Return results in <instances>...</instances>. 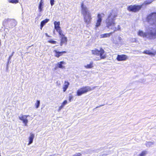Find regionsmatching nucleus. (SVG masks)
Instances as JSON below:
<instances>
[{
  "label": "nucleus",
  "instance_id": "21",
  "mask_svg": "<svg viewBox=\"0 0 156 156\" xmlns=\"http://www.w3.org/2000/svg\"><path fill=\"white\" fill-rule=\"evenodd\" d=\"M19 0H9L8 2L16 4L18 3Z\"/></svg>",
  "mask_w": 156,
  "mask_h": 156
},
{
  "label": "nucleus",
  "instance_id": "9",
  "mask_svg": "<svg viewBox=\"0 0 156 156\" xmlns=\"http://www.w3.org/2000/svg\"><path fill=\"white\" fill-rule=\"evenodd\" d=\"M98 19L96 20V22L95 24V27H98L100 26L101 24L102 21V16L101 15L100 13H98L97 15Z\"/></svg>",
  "mask_w": 156,
  "mask_h": 156
},
{
  "label": "nucleus",
  "instance_id": "25",
  "mask_svg": "<svg viewBox=\"0 0 156 156\" xmlns=\"http://www.w3.org/2000/svg\"><path fill=\"white\" fill-rule=\"evenodd\" d=\"M73 96L72 95H70L69 97V102H70L71 100L73 99Z\"/></svg>",
  "mask_w": 156,
  "mask_h": 156
},
{
  "label": "nucleus",
  "instance_id": "23",
  "mask_svg": "<svg viewBox=\"0 0 156 156\" xmlns=\"http://www.w3.org/2000/svg\"><path fill=\"white\" fill-rule=\"evenodd\" d=\"M147 154V151H143L139 154V156H145Z\"/></svg>",
  "mask_w": 156,
  "mask_h": 156
},
{
  "label": "nucleus",
  "instance_id": "6",
  "mask_svg": "<svg viewBox=\"0 0 156 156\" xmlns=\"http://www.w3.org/2000/svg\"><path fill=\"white\" fill-rule=\"evenodd\" d=\"M152 2V0H147L144 3L141 5H131L129 6L128 8L127 9L129 11L134 12H136L139 11L142 8L143 5H147L150 4Z\"/></svg>",
  "mask_w": 156,
  "mask_h": 156
},
{
  "label": "nucleus",
  "instance_id": "29",
  "mask_svg": "<svg viewBox=\"0 0 156 156\" xmlns=\"http://www.w3.org/2000/svg\"><path fill=\"white\" fill-rule=\"evenodd\" d=\"M144 53L147 54H151V53L149 51H144Z\"/></svg>",
  "mask_w": 156,
  "mask_h": 156
},
{
  "label": "nucleus",
  "instance_id": "15",
  "mask_svg": "<svg viewBox=\"0 0 156 156\" xmlns=\"http://www.w3.org/2000/svg\"><path fill=\"white\" fill-rule=\"evenodd\" d=\"M44 5V2L43 0H41L39 2L38 8L39 11L41 12L43 10V6Z\"/></svg>",
  "mask_w": 156,
  "mask_h": 156
},
{
  "label": "nucleus",
  "instance_id": "12",
  "mask_svg": "<svg viewBox=\"0 0 156 156\" xmlns=\"http://www.w3.org/2000/svg\"><path fill=\"white\" fill-rule=\"evenodd\" d=\"M69 83L67 81H64V84L62 87L63 91L64 92H65L69 87Z\"/></svg>",
  "mask_w": 156,
  "mask_h": 156
},
{
  "label": "nucleus",
  "instance_id": "30",
  "mask_svg": "<svg viewBox=\"0 0 156 156\" xmlns=\"http://www.w3.org/2000/svg\"><path fill=\"white\" fill-rule=\"evenodd\" d=\"M136 41V39L135 38L132 39L131 40V41L133 42H135Z\"/></svg>",
  "mask_w": 156,
  "mask_h": 156
},
{
  "label": "nucleus",
  "instance_id": "20",
  "mask_svg": "<svg viewBox=\"0 0 156 156\" xmlns=\"http://www.w3.org/2000/svg\"><path fill=\"white\" fill-rule=\"evenodd\" d=\"M40 105V101L39 100H37L36 103L35 104V108H39V106Z\"/></svg>",
  "mask_w": 156,
  "mask_h": 156
},
{
  "label": "nucleus",
  "instance_id": "1",
  "mask_svg": "<svg viewBox=\"0 0 156 156\" xmlns=\"http://www.w3.org/2000/svg\"><path fill=\"white\" fill-rule=\"evenodd\" d=\"M147 22L150 24L145 28V32L139 30L138 32L139 36L149 40L156 38V12H153L147 18Z\"/></svg>",
  "mask_w": 156,
  "mask_h": 156
},
{
  "label": "nucleus",
  "instance_id": "26",
  "mask_svg": "<svg viewBox=\"0 0 156 156\" xmlns=\"http://www.w3.org/2000/svg\"><path fill=\"white\" fill-rule=\"evenodd\" d=\"M54 0H50V4L51 6L53 5L54 4Z\"/></svg>",
  "mask_w": 156,
  "mask_h": 156
},
{
  "label": "nucleus",
  "instance_id": "34",
  "mask_svg": "<svg viewBox=\"0 0 156 156\" xmlns=\"http://www.w3.org/2000/svg\"><path fill=\"white\" fill-rule=\"evenodd\" d=\"M55 69H56V68H55Z\"/></svg>",
  "mask_w": 156,
  "mask_h": 156
},
{
  "label": "nucleus",
  "instance_id": "24",
  "mask_svg": "<svg viewBox=\"0 0 156 156\" xmlns=\"http://www.w3.org/2000/svg\"><path fill=\"white\" fill-rule=\"evenodd\" d=\"M67 103V101L66 100H64L63 102L62 103V105L64 106L65 105H66Z\"/></svg>",
  "mask_w": 156,
  "mask_h": 156
},
{
  "label": "nucleus",
  "instance_id": "14",
  "mask_svg": "<svg viewBox=\"0 0 156 156\" xmlns=\"http://www.w3.org/2000/svg\"><path fill=\"white\" fill-rule=\"evenodd\" d=\"M34 137V134L33 133H31L30 136L28 138L29 142L28 144V145H30L33 143Z\"/></svg>",
  "mask_w": 156,
  "mask_h": 156
},
{
  "label": "nucleus",
  "instance_id": "28",
  "mask_svg": "<svg viewBox=\"0 0 156 156\" xmlns=\"http://www.w3.org/2000/svg\"><path fill=\"white\" fill-rule=\"evenodd\" d=\"M63 107L64 106L61 105L59 107L58 110L60 111Z\"/></svg>",
  "mask_w": 156,
  "mask_h": 156
},
{
  "label": "nucleus",
  "instance_id": "32",
  "mask_svg": "<svg viewBox=\"0 0 156 156\" xmlns=\"http://www.w3.org/2000/svg\"><path fill=\"white\" fill-rule=\"evenodd\" d=\"M24 117L26 118V119H27V117H29V115H23Z\"/></svg>",
  "mask_w": 156,
  "mask_h": 156
},
{
  "label": "nucleus",
  "instance_id": "31",
  "mask_svg": "<svg viewBox=\"0 0 156 156\" xmlns=\"http://www.w3.org/2000/svg\"><path fill=\"white\" fill-rule=\"evenodd\" d=\"M45 35H46V36H47V37H51L50 36L48 35V34L47 33H46L45 34Z\"/></svg>",
  "mask_w": 156,
  "mask_h": 156
},
{
  "label": "nucleus",
  "instance_id": "8",
  "mask_svg": "<svg viewBox=\"0 0 156 156\" xmlns=\"http://www.w3.org/2000/svg\"><path fill=\"white\" fill-rule=\"evenodd\" d=\"M111 29L113 30V31L111 32L108 33H105L101 35V38H104L105 37H109L115 31H117L120 30L119 25H118L117 28L115 27L114 28H111Z\"/></svg>",
  "mask_w": 156,
  "mask_h": 156
},
{
  "label": "nucleus",
  "instance_id": "17",
  "mask_svg": "<svg viewBox=\"0 0 156 156\" xmlns=\"http://www.w3.org/2000/svg\"><path fill=\"white\" fill-rule=\"evenodd\" d=\"M65 64V63L63 61L57 63L58 68L63 69L65 67L62 65L63 64Z\"/></svg>",
  "mask_w": 156,
  "mask_h": 156
},
{
  "label": "nucleus",
  "instance_id": "18",
  "mask_svg": "<svg viewBox=\"0 0 156 156\" xmlns=\"http://www.w3.org/2000/svg\"><path fill=\"white\" fill-rule=\"evenodd\" d=\"M84 67L86 69H90L93 68V62H90L89 64L85 66Z\"/></svg>",
  "mask_w": 156,
  "mask_h": 156
},
{
  "label": "nucleus",
  "instance_id": "5",
  "mask_svg": "<svg viewBox=\"0 0 156 156\" xmlns=\"http://www.w3.org/2000/svg\"><path fill=\"white\" fill-rule=\"evenodd\" d=\"M117 16V15H112V13H110L109 14L105 20L106 26L108 28H109L111 27V28L114 27L115 24V20Z\"/></svg>",
  "mask_w": 156,
  "mask_h": 156
},
{
  "label": "nucleus",
  "instance_id": "3",
  "mask_svg": "<svg viewBox=\"0 0 156 156\" xmlns=\"http://www.w3.org/2000/svg\"><path fill=\"white\" fill-rule=\"evenodd\" d=\"M81 13L83 15L84 22L87 24H90L92 19L91 14L83 2L81 3Z\"/></svg>",
  "mask_w": 156,
  "mask_h": 156
},
{
  "label": "nucleus",
  "instance_id": "19",
  "mask_svg": "<svg viewBox=\"0 0 156 156\" xmlns=\"http://www.w3.org/2000/svg\"><path fill=\"white\" fill-rule=\"evenodd\" d=\"M154 142H147L146 144V145L147 147H150L151 146L154 145Z\"/></svg>",
  "mask_w": 156,
  "mask_h": 156
},
{
  "label": "nucleus",
  "instance_id": "2",
  "mask_svg": "<svg viewBox=\"0 0 156 156\" xmlns=\"http://www.w3.org/2000/svg\"><path fill=\"white\" fill-rule=\"evenodd\" d=\"M54 24L55 28L56 31L58 33L60 38V45L62 46L63 44L66 45L67 43L68 39L67 37L65 36V34H63V31L60 27V22L55 21L54 22Z\"/></svg>",
  "mask_w": 156,
  "mask_h": 156
},
{
  "label": "nucleus",
  "instance_id": "10",
  "mask_svg": "<svg viewBox=\"0 0 156 156\" xmlns=\"http://www.w3.org/2000/svg\"><path fill=\"white\" fill-rule=\"evenodd\" d=\"M53 52L55 53V56L57 58H59L60 56H62L63 53H66V51H58L55 50H54Z\"/></svg>",
  "mask_w": 156,
  "mask_h": 156
},
{
  "label": "nucleus",
  "instance_id": "4",
  "mask_svg": "<svg viewBox=\"0 0 156 156\" xmlns=\"http://www.w3.org/2000/svg\"><path fill=\"white\" fill-rule=\"evenodd\" d=\"M91 53L92 54L94 55L99 56V58H97L96 59L97 61L105 59L106 57L105 51L102 48H101L99 50L96 48H94L91 50Z\"/></svg>",
  "mask_w": 156,
  "mask_h": 156
},
{
  "label": "nucleus",
  "instance_id": "22",
  "mask_svg": "<svg viewBox=\"0 0 156 156\" xmlns=\"http://www.w3.org/2000/svg\"><path fill=\"white\" fill-rule=\"evenodd\" d=\"M48 42L50 43L53 44H55L57 43V42L56 41L53 40H50L48 41Z\"/></svg>",
  "mask_w": 156,
  "mask_h": 156
},
{
  "label": "nucleus",
  "instance_id": "7",
  "mask_svg": "<svg viewBox=\"0 0 156 156\" xmlns=\"http://www.w3.org/2000/svg\"><path fill=\"white\" fill-rule=\"evenodd\" d=\"M92 89L89 86L83 87L78 89L76 91V95L77 96H80L82 95L86 94L87 92L91 91Z\"/></svg>",
  "mask_w": 156,
  "mask_h": 156
},
{
  "label": "nucleus",
  "instance_id": "33",
  "mask_svg": "<svg viewBox=\"0 0 156 156\" xmlns=\"http://www.w3.org/2000/svg\"><path fill=\"white\" fill-rule=\"evenodd\" d=\"M14 53V52H13L12 53V54L11 55V56H9V58H11V57H12V56L13 55V54Z\"/></svg>",
  "mask_w": 156,
  "mask_h": 156
},
{
  "label": "nucleus",
  "instance_id": "13",
  "mask_svg": "<svg viewBox=\"0 0 156 156\" xmlns=\"http://www.w3.org/2000/svg\"><path fill=\"white\" fill-rule=\"evenodd\" d=\"M19 119L20 120L22 121L25 126H27L28 121L27 119L25 118L23 115H22L20 117H19Z\"/></svg>",
  "mask_w": 156,
  "mask_h": 156
},
{
  "label": "nucleus",
  "instance_id": "11",
  "mask_svg": "<svg viewBox=\"0 0 156 156\" xmlns=\"http://www.w3.org/2000/svg\"><path fill=\"white\" fill-rule=\"evenodd\" d=\"M126 55H118L116 59L119 61H124L126 60Z\"/></svg>",
  "mask_w": 156,
  "mask_h": 156
},
{
  "label": "nucleus",
  "instance_id": "16",
  "mask_svg": "<svg viewBox=\"0 0 156 156\" xmlns=\"http://www.w3.org/2000/svg\"><path fill=\"white\" fill-rule=\"evenodd\" d=\"M49 20V19H45L41 22L40 24V29L41 30L42 29L43 27L48 21Z\"/></svg>",
  "mask_w": 156,
  "mask_h": 156
},
{
  "label": "nucleus",
  "instance_id": "27",
  "mask_svg": "<svg viewBox=\"0 0 156 156\" xmlns=\"http://www.w3.org/2000/svg\"><path fill=\"white\" fill-rule=\"evenodd\" d=\"M74 156H81V154L80 153H77Z\"/></svg>",
  "mask_w": 156,
  "mask_h": 156
}]
</instances>
